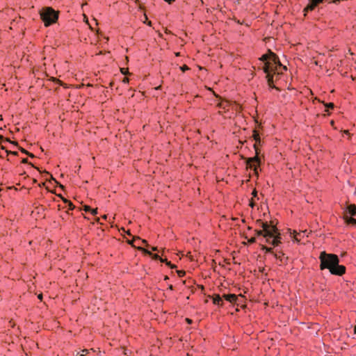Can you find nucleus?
I'll list each match as a JSON object with an SVG mask.
<instances>
[{
	"mask_svg": "<svg viewBox=\"0 0 356 356\" xmlns=\"http://www.w3.org/2000/svg\"><path fill=\"white\" fill-rule=\"evenodd\" d=\"M261 60L264 63L263 70L266 75V78L269 87L275 88L274 74H277L278 76L282 72V70L286 71L287 70L286 67L282 65L278 58L272 52L269 55H263Z\"/></svg>",
	"mask_w": 356,
	"mask_h": 356,
	"instance_id": "nucleus-1",
	"label": "nucleus"
},
{
	"mask_svg": "<svg viewBox=\"0 0 356 356\" xmlns=\"http://www.w3.org/2000/svg\"><path fill=\"white\" fill-rule=\"evenodd\" d=\"M320 269H328L332 275L341 276L346 273V267L340 265L339 258L337 254L323 251L319 255Z\"/></svg>",
	"mask_w": 356,
	"mask_h": 356,
	"instance_id": "nucleus-2",
	"label": "nucleus"
},
{
	"mask_svg": "<svg viewBox=\"0 0 356 356\" xmlns=\"http://www.w3.org/2000/svg\"><path fill=\"white\" fill-rule=\"evenodd\" d=\"M262 230H257V235L266 238V241L275 247H278L281 243V236L275 227H270L267 223L262 224Z\"/></svg>",
	"mask_w": 356,
	"mask_h": 356,
	"instance_id": "nucleus-3",
	"label": "nucleus"
},
{
	"mask_svg": "<svg viewBox=\"0 0 356 356\" xmlns=\"http://www.w3.org/2000/svg\"><path fill=\"white\" fill-rule=\"evenodd\" d=\"M40 17L45 26H49L56 23L58 18V13L51 7H45L40 12Z\"/></svg>",
	"mask_w": 356,
	"mask_h": 356,
	"instance_id": "nucleus-4",
	"label": "nucleus"
},
{
	"mask_svg": "<svg viewBox=\"0 0 356 356\" xmlns=\"http://www.w3.org/2000/svg\"><path fill=\"white\" fill-rule=\"evenodd\" d=\"M260 159L258 156H254L252 158H249L247 161V165L250 168L254 169V170L256 172L257 166L260 164Z\"/></svg>",
	"mask_w": 356,
	"mask_h": 356,
	"instance_id": "nucleus-5",
	"label": "nucleus"
},
{
	"mask_svg": "<svg viewBox=\"0 0 356 356\" xmlns=\"http://www.w3.org/2000/svg\"><path fill=\"white\" fill-rule=\"evenodd\" d=\"M344 215H348L350 217H353L356 215V205L350 204L348 205L344 212Z\"/></svg>",
	"mask_w": 356,
	"mask_h": 356,
	"instance_id": "nucleus-6",
	"label": "nucleus"
},
{
	"mask_svg": "<svg viewBox=\"0 0 356 356\" xmlns=\"http://www.w3.org/2000/svg\"><path fill=\"white\" fill-rule=\"evenodd\" d=\"M284 253L282 251H277L273 253V257L279 260L281 263L286 262L288 257L284 256Z\"/></svg>",
	"mask_w": 356,
	"mask_h": 356,
	"instance_id": "nucleus-7",
	"label": "nucleus"
},
{
	"mask_svg": "<svg viewBox=\"0 0 356 356\" xmlns=\"http://www.w3.org/2000/svg\"><path fill=\"white\" fill-rule=\"evenodd\" d=\"M343 219L348 225L355 227L356 226V219L353 217H350L348 215H343Z\"/></svg>",
	"mask_w": 356,
	"mask_h": 356,
	"instance_id": "nucleus-8",
	"label": "nucleus"
},
{
	"mask_svg": "<svg viewBox=\"0 0 356 356\" xmlns=\"http://www.w3.org/2000/svg\"><path fill=\"white\" fill-rule=\"evenodd\" d=\"M224 298L230 302H234L237 300V297L235 294L229 293V294H224L223 295Z\"/></svg>",
	"mask_w": 356,
	"mask_h": 356,
	"instance_id": "nucleus-9",
	"label": "nucleus"
},
{
	"mask_svg": "<svg viewBox=\"0 0 356 356\" xmlns=\"http://www.w3.org/2000/svg\"><path fill=\"white\" fill-rule=\"evenodd\" d=\"M213 303L217 305H220L222 302V298L219 295L216 296L213 298Z\"/></svg>",
	"mask_w": 356,
	"mask_h": 356,
	"instance_id": "nucleus-10",
	"label": "nucleus"
},
{
	"mask_svg": "<svg viewBox=\"0 0 356 356\" xmlns=\"http://www.w3.org/2000/svg\"><path fill=\"white\" fill-rule=\"evenodd\" d=\"M261 250L265 251L266 253H270V254H272L273 255L274 252L273 251V248H269V247L263 245L262 248H261Z\"/></svg>",
	"mask_w": 356,
	"mask_h": 356,
	"instance_id": "nucleus-11",
	"label": "nucleus"
},
{
	"mask_svg": "<svg viewBox=\"0 0 356 356\" xmlns=\"http://www.w3.org/2000/svg\"><path fill=\"white\" fill-rule=\"evenodd\" d=\"M254 139L256 141V143H260V137L259 134L257 131L254 132Z\"/></svg>",
	"mask_w": 356,
	"mask_h": 356,
	"instance_id": "nucleus-12",
	"label": "nucleus"
},
{
	"mask_svg": "<svg viewBox=\"0 0 356 356\" xmlns=\"http://www.w3.org/2000/svg\"><path fill=\"white\" fill-rule=\"evenodd\" d=\"M334 104L333 103H328L325 104V108H327V111L329 109H333L334 108Z\"/></svg>",
	"mask_w": 356,
	"mask_h": 356,
	"instance_id": "nucleus-13",
	"label": "nucleus"
},
{
	"mask_svg": "<svg viewBox=\"0 0 356 356\" xmlns=\"http://www.w3.org/2000/svg\"><path fill=\"white\" fill-rule=\"evenodd\" d=\"M83 210H84L86 212H90L91 207H90V206L85 205V206L83 207Z\"/></svg>",
	"mask_w": 356,
	"mask_h": 356,
	"instance_id": "nucleus-14",
	"label": "nucleus"
},
{
	"mask_svg": "<svg viewBox=\"0 0 356 356\" xmlns=\"http://www.w3.org/2000/svg\"><path fill=\"white\" fill-rule=\"evenodd\" d=\"M90 213H91L93 216H95V215L97 213V210L96 209H92V208H91Z\"/></svg>",
	"mask_w": 356,
	"mask_h": 356,
	"instance_id": "nucleus-15",
	"label": "nucleus"
},
{
	"mask_svg": "<svg viewBox=\"0 0 356 356\" xmlns=\"http://www.w3.org/2000/svg\"><path fill=\"white\" fill-rule=\"evenodd\" d=\"M165 2L168 3H172V2H174L175 0H164Z\"/></svg>",
	"mask_w": 356,
	"mask_h": 356,
	"instance_id": "nucleus-16",
	"label": "nucleus"
},
{
	"mask_svg": "<svg viewBox=\"0 0 356 356\" xmlns=\"http://www.w3.org/2000/svg\"><path fill=\"white\" fill-rule=\"evenodd\" d=\"M38 298L40 300H42V294L38 295Z\"/></svg>",
	"mask_w": 356,
	"mask_h": 356,
	"instance_id": "nucleus-17",
	"label": "nucleus"
},
{
	"mask_svg": "<svg viewBox=\"0 0 356 356\" xmlns=\"http://www.w3.org/2000/svg\"><path fill=\"white\" fill-rule=\"evenodd\" d=\"M152 250L153 251H155V250H156V248H154V247H152Z\"/></svg>",
	"mask_w": 356,
	"mask_h": 356,
	"instance_id": "nucleus-18",
	"label": "nucleus"
},
{
	"mask_svg": "<svg viewBox=\"0 0 356 356\" xmlns=\"http://www.w3.org/2000/svg\"><path fill=\"white\" fill-rule=\"evenodd\" d=\"M141 242H142L143 243H146V241H145V240H142V241H141Z\"/></svg>",
	"mask_w": 356,
	"mask_h": 356,
	"instance_id": "nucleus-19",
	"label": "nucleus"
},
{
	"mask_svg": "<svg viewBox=\"0 0 356 356\" xmlns=\"http://www.w3.org/2000/svg\"><path fill=\"white\" fill-rule=\"evenodd\" d=\"M127 81H128V80L126 79L124 80V82H127Z\"/></svg>",
	"mask_w": 356,
	"mask_h": 356,
	"instance_id": "nucleus-20",
	"label": "nucleus"
},
{
	"mask_svg": "<svg viewBox=\"0 0 356 356\" xmlns=\"http://www.w3.org/2000/svg\"><path fill=\"white\" fill-rule=\"evenodd\" d=\"M83 352L88 353V350H83Z\"/></svg>",
	"mask_w": 356,
	"mask_h": 356,
	"instance_id": "nucleus-21",
	"label": "nucleus"
},
{
	"mask_svg": "<svg viewBox=\"0 0 356 356\" xmlns=\"http://www.w3.org/2000/svg\"><path fill=\"white\" fill-rule=\"evenodd\" d=\"M80 356H85L83 354H81Z\"/></svg>",
	"mask_w": 356,
	"mask_h": 356,
	"instance_id": "nucleus-22",
	"label": "nucleus"
}]
</instances>
